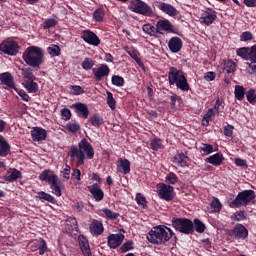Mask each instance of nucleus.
I'll list each match as a JSON object with an SVG mask.
<instances>
[{
    "label": "nucleus",
    "mask_w": 256,
    "mask_h": 256,
    "mask_svg": "<svg viewBox=\"0 0 256 256\" xmlns=\"http://www.w3.org/2000/svg\"><path fill=\"white\" fill-rule=\"evenodd\" d=\"M95 151L91 143L86 138L80 140L78 146L72 145L70 147V157L76 158L77 166L85 164V159H93Z\"/></svg>",
    "instance_id": "obj_1"
},
{
    "label": "nucleus",
    "mask_w": 256,
    "mask_h": 256,
    "mask_svg": "<svg viewBox=\"0 0 256 256\" xmlns=\"http://www.w3.org/2000/svg\"><path fill=\"white\" fill-rule=\"evenodd\" d=\"M174 235V231L165 226L153 227L147 236L149 242L153 244L163 245L167 243Z\"/></svg>",
    "instance_id": "obj_2"
},
{
    "label": "nucleus",
    "mask_w": 256,
    "mask_h": 256,
    "mask_svg": "<svg viewBox=\"0 0 256 256\" xmlns=\"http://www.w3.org/2000/svg\"><path fill=\"white\" fill-rule=\"evenodd\" d=\"M22 59L28 66L39 68L44 62V51L36 46L28 47L23 52Z\"/></svg>",
    "instance_id": "obj_3"
},
{
    "label": "nucleus",
    "mask_w": 256,
    "mask_h": 256,
    "mask_svg": "<svg viewBox=\"0 0 256 256\" xmlns=\"http://www.w3.org/2000/svg\"><path fill=\"white\" fill-rule=\"evenodd\" d=\"M255 191L253 190H244L236 196V198L229 203L231 208H240L242 206H247L251 201L255 199Z\"/></svg>",
    "instance_id": "obj_4"
},
{
    "label": "nucleus",
    "mask_w": 256,
    "mask_h": 256,
    "mask_svg": "<svg viewBox=\"0 0 256 256\" xmlns=\"http://www.w3.org/2000/svg\"><path fill=\"white\" fill-rule=\"evenodd\" d=\"M172 226L176 231L189 235L194 233V222L188 218H172Z\"/></svg>",
    "instance_id": "obj_5"
},
{
    "label": "nucleus",
    "mask_w": 256,
    "mask_h": 256,
    "mask_svg": "<svg viewBox=\"0 0 256 256\" xmlns=\"http://www.w3.org/2000/svg\"><path fill=\"white\" fill-rule=\"evenodd\" d=\"M129 9L133 13H137L139 15L147 17H152L154 15L153 8L149 6V4H146V2H143V0H132Z\"/></svg>",
    "instance_id": "obj_6"
},
{
    "label": "nucleus",
    "mask_w": 256,
    "mask_h": 256,
    "mask_svg": "<svg viewBox=\"0 0 256 256\" xmlns=\"http://www.w3.org/2000/svg\"><path fill=\"white\" fill-rule=\"evenodd\" d=\"M218 13L213 8H206L204 12H202L201 17L199 19L201 24L210 26L212 25L218 18Z\"/></svg>",
    "instance_id": "obj_7"
},
{
    "label": "nucleus",
    "mask_w": 256,
    "mask_h": 256,
    "mask_svg": "<svg viewBox=\"0 0 256 256\" xmlns=\"http://www.w3.org/2000/svg\"><path fill=\"white\" fill-rule=\"evenodd\" d=\"M158 196L165 201H172L174 199V187L166 184L158 185Z\"/></svg>",
    "instance_id": "obj_8"
},
{
    "label": "nucleus",
    "mask_w": 256,
    "mask_h": 256,
    "mask_svg": "<svg viewBox=\"0 0 256 256\" xmlns=\"http://www.w3.org/2000/svg\"><path fill=\"white\" fill-rule=\"evenodd\" d=\"M0 51L4 54L15 56L19 52V46L16 42H3L0 44Z\"/></svg>",
    "instance_id": "obj_9"
},
{
    "label": "nucleus",
    "mask_w": 256,
    "mask_h": 256,
    "mask_svg": "<svg viewBox=\"0 0 256 256\" xmlns=\"http://www.w3.org/2000/svg\"><path fill=\"white\" fill-rule=\"evenodd\" d=\"M229 236L235 238V239H242L245 240L249 236V231L247 228H245L244 225L238 224L235 226V228L231 231H229Z\"/></svg>",
    "instance_id": "obj_10"
},
{
    "label": "nucleus",
    "mask_w": 256,
    "mask_h": 256,
    "mask_svg": "<svg viewBox=\"0 0 256 256\" xmlns=\"http://www.w3.org/2000/svg\"><path fill=\"white\" fill-rule=\"evenodd\" d=\"M81 38L87 44L95 46V47H97L101 44V40L99 39V37L95 33L91 32L90 30H85L82 33Z\"/></svg>",
    "instance_id": "obj_11"
},
{
    "label": "nucleus",
    "mask_w": 256,
    "mask_h": 256,
    "mask_svg": "<svg viewBox=\"0 0 256 256\" xmlns=\"http://www.w3.org/2000/svg\"><path fill=\"white\" fill-rule=\"evenodd\" d=\"M124 240H125V235L122 233L111 234L108 236L107 245L111 249H117L119 246H121Z\"/></svg>",
    "instance_id": "obj_12"
},
{
    "label": "nucleus",
    "mask_w": 256,
    "mask_h": 256,
    "mask_svg": "<svg viewBox=\"0 0 256 256\" xmlns=\"http://www.w3.org/2000/svg\"><path fill=\"white\" fill-rule=\"evenodd\" d=\"M0 82L2 85H4L3 88L6 90L15 89V87H16L15 82H14V77L9 72L0 74Z\"/></svg>",
    "instance_id": "obj_13"
},
{
    "label": "nucleus",
    "mask_w": 256,
    "mask_h": 256,
    "mask_svg": "<svg viewBox=\"0 0 256 256\" xmlns=\"http://www.w3.org/2000/svg\"><path fill=\"white\" fill-rule=\"evenodd\" d=\"M167 33H175L174 25L169 20H159L156 24V32L159 34Z\"/></svg>",
    "instance_id": "obj_14"
},
{
    "label": "nucleus",
    "mask_w": 256,
    "mask_h": 256,
    "mask_svg": "<svg viewBox=\"0 0 256 256\" xmlns=\"http://www.w3.org/2000/svg\"><path fill=\"white\" fill-rule=\"evenodd\" d=\"M92 73L95 81L100 82L105 76L110 74V68L107 65L102 64L99 66V68L92 69Z\"/></svg>",
    "instance_id": "obj_15"
},
{
    "label": "nucleus",
    "mask_w": 256,
    "mask_h": 256,
    "mask_svg": "<svg viewBox=\"0 0 256 256\" xmlns=\"http://www.w3.org/2000/svg\"><path fill=\"white\" fill-rule=\"evenodd\" d=\"M88 190L96 202H100L104 199L105 194L99 184L95 183L91 186H88Z\"/></svg>",
    "instance_id": "obj_16"
},
{
    "label": "nucleus",
    "mask_w": 256,
    "mask_h": 256,
    "mask_svg": "<svg viewBox=\"0 0 256 256\" xmlns=\"http://www.w3.org/2000/svg\"><path fill=\"white\" fill-rule=\"evenodd\" d=\"M30 135L33 141L40 142L46 140L47 131L40 127H34L32 128Z\"/></svg>",
    "instance_id": "obj_17"
},
{
    "label": "nucleus",
    "mask_w": 256,
    "mask_h": 256,
    "mask_svg": "<svg viewBox=\"0 0 256 256\" xmlns=\"http://www.w3.org/2000/svg\"><path fill=\"white\" fill-rule=\"evenodd\" d=\"M168 48L172 53H178L183 48V41L179 37H172L168 42Z\"/></svg>",
    "instance_id": "obj_18"
},
{
    "label": "nucleus",
    "mask_w": 256,
    "mask_h": 256,
    "mask_svg": "<svg viewBox=\"0 0 256 256\" xmlns=\"http://www.w3.org/2000/svg\"><path fill=\"white\" fill-rule=\"evenodd\" d=\"M71 108L75 109V113L78 117L87 119L89 117V109L86 104L76 103L71 106Z\"/></svg>",
    "instance_id": "obj_19"
},
{
    "label": "nucleus",
    "mask_w": 256,
    "mask_h": 256,
    "mask_svg": "<svg viewBox=\"0 0 256 256\" xmlns=\"http://www.w3.org/2000/svg\"><path fill=\"white\" fill-rule=\"evenodd\" d=\"M183 76H185L183 72H181L180 70L174 67H171L168 73L169 84L170 85L176 84Z\"/></svg>",
    "instance_id": "obj_20"
},
{
    "label": "nucleus",
    "mask_w": 256,
    "mask_h": 256,
    "mask_svg": "<svg viewBox=\"0 0 256 256\" xmlns=\"http://www.w3.org/2000/svg\"><path fill=\"white\" fill-rule=\"evenodd\" d=\"M158 9L170 17H175L177 15V9L175 6L167 4L166 2H160Z\"/></svg>",
    "instance_id": "obj_21"
},
{
    "label": "nucleus",
    "mask_w": 256,
    "mask_h": 256,
    "mask_svg": "<svg viewBox=\"0 0 256 256\" xmlns=\"http://www.w3.org/2000/svg\"><path fill=\"white\" fill-rule=\"evenodd\" d=\"M90 233L99 236L104 232V225L101 221L93 220L89 226Z\"/></svg>",
    "instance_id": "obj_22"
},
{
    "label": "nucleus",
    "mask_w": 256,
    "mask_h": 256,
    "mask_svg": "<svg viewBox=\"0 0 256 256\" xmlns=\"http://www.w3.org/2000/svg\"><path fill=\"white\" fill-rule=\"evenodd\" d=\"M119 165H117V171L123 175H127L131 172V163L128 159H120Z\"/></svg>",
    "instance_id": "obj_23"
},
{
    "label": "nucleus",
    "mask_w": 256,
    "mask_h": 256,
    "mask_svg": "<svg viewBox=\"0 0 256 256\" xmlns=\"http://www.w3.org/2000/svg\"><path fill=\"white\" fill-rule=\"evenodd\" d=\"M59 177L55 175L51 170H44L40 175H39V180L41 181H46L49 184H52L55 180H58Z\"/></svg>",
    "instance_id": "obj_24"
},
{
    "label": "nucleus",
    "mask_w": 256,
    "mask_h": 256,
    "mask_svg": "<svg viewBox=\"0 0 256 256\" xmlns=\"http://www.w3.org/2000/svg\"><path fill=\"white\" fill-rule=\"evenodd\" d=\"M11 146L7 140L0 135V157H6L10 153Z\"/></svg>",
    "instance_id": "obj_25"
},
{
    "label": "nucleus",
    "mask_w": 256,
    "mask_h": 256,
    "mask_svg": "<svg viewBox=\"0 0 256 256\" xmlns=\"http://www.w3.org/2000/svg\"><path fill=\"white\" fill-rule=\"evenodd\" d=\"M224 156L220 153H216L208 158H206V162L210 163L214 166H220L223 163Z\"/></svg>",
    "instance_id": "obj_26"
},
{
    "label": "nucleus",
    "mask_w": 256,
    "mask_h": 256,
    "mask_svg": "<svg viewBox=\"0 0 256 256\" xmlns=\"http://www.w3.org/2000/svg\"><path fill=\"white\" fill-rule=\"evenodd\" d=\"M7 174L8 175L4 177V180L7 182H14L22 176V173L17 169H10L9 171H7Z\"/></svg>",
    "instance_id": "obj_27"
},
{
    "label": "nucleus",
    "mask_w": 256,
    "mask_h": 256,
    "mask_svg": "<svg viewBox=\"0 0 256 256\" xmlns=\"http://www.w3.org/2000/svg\"><path fill=\"white\" fill-rule=\"evenodd\" d=\"M79 247L83 253V256H92L90 245L87 239L83 238L79 240Z\"/></svg>",
    "instance_id": "obj_28"
},
{
    "label": "nucleus",
    "mask_w": 256,
    "mask_h": 256,
    "mask_svg": "<svg viewBox=\"0 0 256 256\" xmlns=\"http://www.w3.org/2000/svg\"><path fill=\"white\" fill-rule=\"evenodd\" d=\"M23 87L28 93H37L39 91V85L34 80L25 81Z\"/></svg>",
    "instance_id": "obj_29"
},
{
    "label": "nucleus",
    "mask_w": 256,
    "mask_h": 256,
    "mask_svg": "<svg viewBox=\"0 0 256 256\" xmlns=\"http://www.w3.org/2000/svg\"><path fill=\"white\" fill-rule=\"evenodd\" d=\"M247 71L249 74H256V47L253 48L251 53L250 63L248 64Z\"/></svg>",
    "instance_id": "obj_30"
},
{
    "label": "nucleus",
    "mask_w": 256,
    "mask_h": 256,
    "mask_svg": "<svg viewBox=\"0 0 256 256\" xmlns=\"http://www.w3.org/2000/svg\"><path fill=\"white\" fill-rule=\"evenodd\" d=\"M189 157L184 154V153H179L174 157V163L181 166L185 167L188 165Z\"/></svg>",
    "instance_id": "obj_31"
},
{
    "label": "nucleus",
    "mask_w": 256,
    "mask_h": 256,
    "mask_svg": "<svg viewBox=\"0 0 256 256\" xmlns=\"http://www.w3.org/2000/svg\"><path fill=\"white\" fill-rule=\"evenodd\" d=\"M176 87L182 91H189L190 85L188 83V80L185 76L180 77V79L175 83Z\"/></svg>",
    "instance_id": "obj_32"
},
{
    "label": "nucleus",
    "mask_w": 256,
    "mask_h": 256,
    "mask_svg": "<svg viewBox=\"0 0 256 256\" xmlns=\"http://www.w3.org/2000/svg\"><path fill=\"white\" fill-rule=\"evenodd\" d=\"M215 115V111L213 108L208 109V111L205 113L203 119H202V125L204 127H208L210 125V121L212 120V117Z\"/></svg>",
    "instance_id": "obj_33"
},
{
    "label": "nucleus",
    "mask_w": 256,
    "mask_h": 256,
    "mask_svg": "<svg viewBox=\"0 0 256 256\" xmlns=\"http://www.w3.org/2000/svg\"><path fill=\"white\" fill-rule=\"evenodd\" d=\"M35 198H37L39 200H45L49 203H54L55 202V198L51 194H48L44 191L38 192L37 195L35 196Z\"/></svg>",
    "instance_id": "obj_34"
},
{
    "label": "nucleus",
    "mask_w": 256,
    "mask_h": 256,
    "mask_svg": "<svg viewBox=\"0 0 256 256\" xmlns=\"http://www.w3.org/2000/svg\"><path fill=\"white\" fill-rule=\"evenodd\" d=\"M50 189L52 190V193L55 194L57 197L62 196V190L60 188V180L59 179L50 183Z\"/></svg>",
    "instance_id": "obj_35"
},
{
    "label": "nucleus",
    "mask_w": 256,
    "mask_h": 256,
    "mask_svg": "<svg viewBox=\"0 0 256 256\" xmlns=\"http://www.w3.org/2000/svg\"><path fill=\"white\" fill-rule=\"evenodd\" d=\"M235 98L239 101L245 99V88L243 86L237 85L234 90Z\"/></svg>",
    "instance_id": "obj_36"
},
{
    "label": "nucleus",
    "mask_w": 256,
    "mask_h": 256,
    "mask_svg": "<svg viewBox=\"0 0 256 256\" xmlns=\"http://www.w3.org/2000/svg\"><path fill=\"white\" fill-rule=\"evenodd\" d=\"M21 70V75L23 76L26 81H32L35 79L33 70L31 68H22Z\"/></svg>",
    "instance_id": "obj_37"
},
{
    "label": "nucleus",
    "mask_w": 256,
    "mask_h": 256,
    "mask_svg": "<svg viewBox=\"0 0 256 256\" xmlns=\"http://www.w3.org/2000/svg\"><path fill=\"white\" fill-rule=\"evenodd\" d=\"M193 227L198 233H204L206 230V225L200 219H194Z\"/></svg>",
    "instance_id": "obj_38"
},
{
    "label": "nucleus",
    "mask_w": 256,
    "mask_h": 256,
    "mask_svg": "<svg viewBox=\"0 0 256 256\" xmlns=\"http://www.w3.org/2000/svg\"><path fill=\"white\" fill-rule=\"evenodd\" d=\"M104 17L105 11L103 10V8H97V10L93 12V19L97 22H103Z\"/></svg>",
    "instance_id": "obj_39"
},
{
    "label": "nucleus",
    "mask_w": 256,
    "mask_h": 256,
    "mask_svg": "<svg viewBox=\"0 0 256 256\" xmlns=\"http://www.w3.org/2000/svg\"><path fill=\"white\" fill-rule=\"evenodd\" d=\"M200 152L203 155H210L211 153L214 152V147L211 144H201V146L199 147Z\"/></svg>",
    "instance_id": "obj_40"
},
{
    "label": "nucleus",
    "mask_w": 256,
    "mask_h": 256,
    "mask_svg": "<svg viewBox=\"0 0 256 256\" xmlns=\"http://www.w3.org/2000/svg\"><path fill=\"white\" fill-rule=\"evenodd\" d=\"M80 128V124L76 122H70L65 125V129L72 134L77 133L80 130Z\"/></svg>",
    "instance_id": "obj_41"
},
{
    "label": "nucleus",
    "mask_w": 256,
    "mask_h": 256,
    "mask_svg": "<svg viewBox=\"0 0 256 256\" xmlns=\"http://www.w3.org/2000/svg\"><path fill=\"white\" fill-rule=\"evenodd\" d=\"M92 126L99 128L101 125L104 124V119L99 115H94L89 119Z\"/></svg>",
    "instance_id": "obj_42"
},
{
    "label": "nucleus",
    "mask_w": 256,
    "mask_h": 256,
    "mask_svg": "<svg viewBox=\"0 0 256 256\" xmlns=\"http://www.w3.org/2000/svg\"><path fill=\"white\" fill-rule=\"evenodd\" d=\"M47 52L51 57H58L61 55V49L57 45H51L47 48Z\"/></svg>",
    "instance_id": "obj_43"
},
{
    "label": "nucleus",
    "mask_w": 256,
    "mask_h": 256,
    "mask_svg": "<svg viewBox=\"0 0 256 256\" xmlns=\"http://www.w3.org/2000/svg\"><path fill=\"white\" fill-rule=\"evenodd\" d=\"M95 65V61H93L91 58H85L81 64V67L85 71L91 70Z\"/></svg>",
    "instance_id": "obj_44"
},
{
    "label": "nucleus",
    "mask_w": 256,
    "mask_h": 256,
    "mask_svg": "<svg viewBox=\"0 0 256 256\" xmlns=\"http://www.w3.org/2000/svg\"><path fill=\"white\" fill-rule=\"evenodd\" d=\"M142 30H143L144 33H146L150 36H156V34L158 33L157 28H155L151 24L143 25Z\"/></svg>",
    "instance_id": "obj_45"
},
{
    "label": "nucleus",
    "mask_w": 256,
    "mask_h": 256,
    "mask_svg": "<svg viewBox=\"0 0 256 256\" xmlns=\"http://www.w3.org/2000/svg\"><path fill=\"white\" fill-rule=\"evenodd\" d=\"M112 85L117 87H123L125 84V80L121 76L113 75L111 78Z\"/></svg>",
    "instance_id": "obj_46"
},
{
    "label": "nucleus",
    "mask_w": 256,
    "mask_h": 256,
    "mask_svg": "<svg viewBox=\"0 0 256 256\" xmlns=\"http://www.w3.org/2000/svg\"><path fill=\"white\" fill-rule=\"evenodd\" d=\"M107 105L110 107V109L115 110L116 109V100L114 99V96L111 92L107 91Z\"/></svg>",
    "instance_id": "obj_47"
},
{
    "label": "nucleus",
    "mask_w": 256,
    "mask_h": 256,
    "mask_svg": "<svg viewBox=\"0 0 256 256\" xmlns=\"http://www.w3.org/2000/svg\"><path fill=\"white\" fill-rule=\"evenodd\" d=\"M136 202L137 204H139L143 209L147 208V200L146 198L141 194V193H137L136 194Z\"/></svg>",
    "instance_id": "obj_48"
},
{
    "label": "nucleus",
    "mask_w": 256,
    "mask_h": 256,
    "mask_svg": "<svg viewBox=\"0 0 256 256\" xmlns=\"http://www.w3.org/2000/svg\"><path fill=\"white\" fill-rule=\"evenodd\" d=\"M211 208L213 209V212H220L222 210V203L218 198L212 200Z\"/></svg>",
    "instance_id": "obj_49"
},
{
    "label": "nucleus",
    "mask_w": 256,
    "mask_h": 256,
    "mask_svg": "<svg viewBox=\"0 0 256 256\" xmlns=\"http://www.w3.org/2000/svg\"><path fill=\"white\" fill-rule=\"evenodd\" d=\"M224 71L231 74L236 71V64L233 61H228L225 63Z\"/></svg>",
    "instance_id": "obj_50"
},
{
    "label": "nucleus",
    "mask_w": 256,
    "mask_h": 256,
    "mask_svg": "<svg viewBox=\"0 0 256 256\" xmlns=\"http://www.w3.org/2000/svg\"><path fill=\"white\" fill-rule=\"evenodd\" d=\"M165 180L169 184H176L179 181V178L175 173H169L166 175Z\"/></svg>",
    "instance_id": "obj_51"
},
{
    "label": "nucleus",
    "mask_w": 256,
    "mask_h": 256,
    "mask_svg": "<svg viewBox=\"0 0 256 256\" xmlns=\"http://www.w3.org/2000/svg\"><path fill=\"white\" fill-rule=\"evenodd\" d=\"M102 211L111 220L117 219L120 216L119 213L113 212L110 209H103Z\"/></svg>",
    "instance_id": "obj_52"
},
{
    "label": "nucleus",
    "mask_w": 256,
    "mask_h": 256,
    "mask_svg": "<svg viewBox=\"0 0 256 256\" xmlns=\"http://www.w3.org/2000/svg\"><path fill=\"white\" fill-rule=\"evenodd\" d=\"M163 147L162 140L161 139H154L151 141V149L154 151H158Z\"/></svg>",
    "instance_id": "obj_53"
},
{
    "label": "nucleus",
    "mask_w": 256,
    "mask_h": 256,
    "mask_svg": "<svg viewBox=\"0 0 256 256\" xmlns=\"http://www.w3.org/2000/svg\"><path fill=\"white\" fill-rule=\"evenodd\" d=\"M58 24V21L55 19H47L43 23V29H50L52 27H55Z\"/></svg>",
    "instance_id": "obj_54"
},
{
    "label": "nucleus",
    "mask_w": 256,
    "mask_h": 256,
    "mask_svg": "<svg viewBox=\"0 0 256 256\" xmlns=\"http://www.w3.org/2000/svg\"><path fill=\"white\" fill-rule=\"evenodd\" d=\"M246 98H247V101L249 103H255L256 102V94H255V90L253 89H250L247 93H246Z\"/></svg>",
    "instance_id": "obj_55"
},
{
    "label": "nucleus",
    "mask_w": 256,
    "mask_h": 256,
    "mask_svg": "<svg viewBox=\"0 0 256 256\" xmlns=\"http://www.w3.org/2000/svg\"><path fill=\"white\" fill-rule=\"evenodd\" d=\"M71 94L73 95H82L85 93L84 89L80 86H70Z\"/></svg>",
    "instance_id": "obj_56"
},
{
    "label": "nucleus",
    "mask_w": 256,
    "mask_h": 256,
    "mask_svg": "<svg viewBox=\"0 0 256 256\" xmlns=\"http://www.w3.org/2000/svg\"><path fill=\"white\" fill-rule=\"evenodd\" d=\"M61 117H62L63 120L68 121V120L71 119L72 113L69 109L64 108V109L61 110Z\"/></svg>",
    "instance_id": "obj_57"
},
{
    "label": "nucleus",
    "mask_w": 256,
    "mask_h": 256,
    "mask_svg": "<svg viewBox=\"0 0 256 256\" xmlns=\"http://www.w3.org/2000/svg\"><path fill=\"white\" fill-rule=\"evenodd\" d=\"M71 167L66 165L65 168L61 171L63 181L70 179Z\"/></svg>",
    "instance_id": "obj_58"
},
{
    "label": "nucleus",
    "mask_w": 256,
    "mask_h": 256,
    "mask_svg": "<svg viewBox=\"0 0 256 256\" xmlns=\"http://www.w3.org/2000/svg\"><path fill=\"white\" fill-rule=\"evenodd\" d=\"M240 40L243 42L251 41L253 40V34H251V32L246 31L242 33V35L240 36Z\"/></svg>",
    "instance_id": "obj_59"
},
{
    "label": "nucleus",
    "mask_w": 256,
    "mask_h": 256,
    "mask_svg": "<svg viewBox=\"0 0 256 256\" xmlns=\"http://www.w3.org/2000/svg\"><path fill=\"white\" fill-rule=\"evenodd\" d=\"M133 248H134V247H133V242H126V243H124V244L121 246L120 250H121L122 253H125V252L130 251V250L133 249Z\"/></svg>",
    "instance_id": "obj_60"
},
{
    "label": "nucleus",
    "mask_w": 256,
    "mask_h": 256,
    "mask_svg": "<svg viewBox=\"0 0 256 256\" xmlns=\"http://www.w3.org/2000/svg\"><path fill=\"white\" fill-rule=\"evenodd\" d=\"M233 130H234V127L231 126V125H227L225 128H224V135L226 137H232L233 136Z\"/></svg>",
    "instance_id": "obj_61"
},
{
    "label": "nucleus",
    "mask_w": 256,
    "mask_h": 256,
    "mask_svg": "<svg viewBox=\"0 0 256 256\" xmlns=\"http://www.w3.org/2000/svg\"><path fill=\"white\" fill-rule=\"evenodd\" d=\"M204 79L208 82H211L216 79V73L214 72H208L205 74Z\"/></svg>",
    "instance_id": "obj_62"
},
{
    "label": "nucleus",
    "mask_w": 256,
    "mask_h": 256,
    "mask_svg": "<svg viewBox=\"0 0 256 256\" xmlns=\"http://www.w3.org/2000/svg\"><path fill=\"white\" fill-rule=\"evenodd\" d=\"M235 164H236V166H239V167H247V160H244L241 158H236Z\"/></svg>",
    "instance_id": "obj_63"
},
{
    "label": "nucleus",
    "mask_w": 256,
    "mask_h": 256,
    "mask_svg": "<svg viewBox=\"0 0 256 256\" xmlns=\"http://www.w3.org/2000/svg\"><path fill=\"white\" fill-rule=\"evenodd\" d=\"M234 215H235V220L237 221H242L245 219V211L236 212Z\"/></svg>",
    "instance_id": "obj_64"
}]
</instances>
